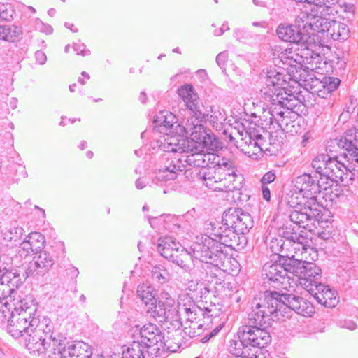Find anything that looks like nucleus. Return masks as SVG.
<instances>
[{"label":"nucleus","instance_id":"obj_30","mask_svg":"<svg viewBox=\"0 0 358 358\" xmlns=\"http://www.w3.org/2000/svg\"><path fill=\"white\" fill-rule=\"evenodd\" d=\"M258 141L251 136H246L238 142L240 149L250 157H257L263 151V143L259 137Z\"/></svg>","mask_w":358,"mask_h":358},{"label":"nucleus","instance_id":"obj_51","mask_svg":"<svg viewBox=\"0 0 358 358\" xmlns=\"http://www.w3.org/2000/svg\"><path fill=\"white\" fill-rule=\"evenodd\" d=\"M220 329L218 327L215 328L212 332L210 333V337H213L219 331Z\"/></svg>","mask_w":358,"mask_h":358},{"label":"nucleus","instance_id":"obj_8","mask_svg":"<svg viewBox=\"0 0 358 358\" xmlns=\"http://www.w3.org/2000/svg\"><path fill=\"white\" fill-rule=\"evenodd\" d=\"M131 336L148 349L156 351L164 348V336L159 328L155 324L148 323L140 327L136 325L129 330Z\"/></svg>","mask_w":358,"mask_h":358},{"label":"nucleus","instance_id":"obj_53","mask_svg":"<svg viewBox=\"0 0 358 358\" xmlns=\"http://www.w3.org/2000/svg\"><path fill=\"white\" fill-rule=\"evenodd\" d=\"M165 296H166V299L167 300L170 299L171 301H172L171 297L169 296V294L167 292L165 293Z\"/></svg>","mask_w":358,"mask_h":358},{"label":"nucleus","instance_id":"obj_1","mask_svg":"<svg viewBox=\"0 0 358 358\" xmlns=\"http://www.w3.org/2000/svg\"><path fill=\"white\" fill-rule=\"evenodd\" d=\"M302 80L301 75L290 76L285 71H277L273 67H270L266 72L265 87L262 90L264 101L260 108H270L275 104L281 105L285 110L279 113V121L287 129H289L290 124L294 127L292 123L294 122L297 116L296 113L293 112L299 103L294 94L296 85Z\"/></svg>","mask_w":358,"mask_h":358},{"label":"nucleus","instance_id":"obj_3","mask_svg":"<svg viewBox=\"0 0 358 358\" xmlns=\"http://www.w3.org/2000/svg\"><path fill=\"white\" fill-rule=\"evenodd\" d=\"M234 163L227 159L219 157L218 162L212 163L199 172L203 184L215 192H232L240 189L243 178L236 173Z\"/></svg>","mask_w":358,"mask_h":358},{"label":"nucleus","instance_id":"obj_18","mask_svg":"<svg viewBox=\"0 0 358 358\" xmlns=\"http://www.w3.org/2000/svg\"><path fill=\"white\" fill-rule=\"evenodd\" d=\"M293 259L285 256L278 257L274 262H268L264 266V272L271 281H279L285 279L288 273L292 274Z\"/></svg>","mask_w":358,"mask_h":358},{"label":"nucleus","instance_id":"obj_10","mask_svg":"<svg viewBox=\"0 0 358 358\" xmlns=\"http://www.w3.org/2000/svg\"><path fill=\"white\" fill-rule=\"evenodd\" d=\"M281 295L276 292H266L263 296L255 299L253 312L257 323L265 324V319L276 312L278 303L282 302Z\"/></svg>","mask_w":358,"mask_h":358},{"label":"nucleus","instance_id":"obj_26","mask_svg":"<svg viewBox=\"0 0 358 358\" xmlns=\"http://www.w3.org/2000/svg\"><path fill=\"white\" fill-rule=\"evenodd\" d=\"M92 350L87 343L76 341L61 352L60 358H92Z\"/></svg>","mask_w":358,"mask_h":358},{"label":"nucleus","instance_id":"obj_31","mask_svg":"<svg viewBox=\"0 0 358 358\" xmlns=\"http://www.w3.org/2000/svg\"><path fill=\"white\" fill-rule=\"evenodd\" d=\"M181 247L180 244L171 237H164L159 240L158 250L166 259L170 260Z\"/></svg>","mask_w":358,"mask_h":358},{"label":"nucleus","instance_id":"obj_20","mask_svg":"<svg viewBox=\"0 0 358 358\" xmlns=\"http://www.w3.org/2000/svg\"><path fill=\"white\" fill-rule=\"evenodd\" d=\"M307 82L306 86L309 88L312 94H315L321 98H326L339 85L340 80L334 77H323L322 79L317 78H310Z\"/></svg>","mask_w":358,"mask_h":358},{"label":"nucleus","instance_id":"obj_12","mask_svg":"<svg viewBox=\"0 0 358 358\" xmlns=\"http://www.w3.org/2000/svg\"><path fill=\"white\" fill-rule=\"evenodd\" d=\"M296 25H280L277 29V34L282 41L289 43L299 42L303 36L308 34L309 30L313 29L312 22L310 21L309 15L303 14L298 16Z\"/></svg>","mask_w":358,"mask_h":358},{"label":"nucleus","instance_id":"obj_36","mask_svg":"<svg viewBox=\"0 0 358 358\" xmlns=\"http://www.w3.org/2000/svg\"><path fill=\"white\" fill-rule=\"evenodd\" d=\"M181 268L188 267L192 263V257L190 253L182 246L170 259Z\"/></svg>","mask_w":358,"mask_h":358},{"label":"nucleus","instance_id":"obj_14","mask_svg":"<svg viewBox=\"0 0 358 358\" xmlns=\"http://www.w3.org/2000/svg\"><path fill=\"white\" fill-rule=\"evenodd\" d=\"M222 224L227 228H231L245 234L252 227L253 221L250 215L240 208H229L222 215Z\"/></svg>","mask_w":358,"mask_h":358},{"label":"nucleus","instance_id":"obj_7","mask_svg":"<svg viewBox=\"0 0 358 358\" xmlns=\"http://www.w3.org/2000/svg\"><path fill=\"white\" fill-rule=\"evenodd\" d=\"M316 176L307 173L298 176L294 181V191L288 199V204L289 206L318 204L316 199L319 194Z\"/></svg>","mask_w":358,"mask_h":358},{"label":"nucleus","instance_id":"obj_46","mask_svg":"<svg viewBox=\"0 0 358 358\" xmlns=\"http://www.w3.org/2000/svg\"><path fill=\"white\" fill-rule=\"evenodd\" d=\"M206 229L208 231L211 235L219 237L220 236V232L218 229L216 227V223L213 222L212 221H208L206 223Z\"/></svg>","mask_w":358,"mask_h":358},{"label":"nucleus","instance_id":"obj_49","mask_svg":"<svg viewBox=\"0 0 358 358\" xmlns=\"http://www.w3.org/2000/svg\"><path fill=\"white\" fill-rule=\"evenodd\" d=\"M262 195L264 199L266 201H269L271 200V193L270 189L268 187H266L265 185H262Z\"/></svg>","mask_w":358,"mask_h":358},{"label":"nucleus","instance_id":"obj_37","mask_svg":"<svg viewBox=\"0 0 358 358\" xmlns=\"http://www.w3.org/2000/svg\"><path fill=\"white\" fill-rule=\"evenodd\" d=\"M201 301L203 303V309H205L210 316H217L220 313V308L219 307V304L215 303V297L211 296L208 292L207 295L201 296Z\"/></svg>","mask_w":358,"mask_h":358},{"label":"nucleus","instance_id":"obj_57","mask_svg":"<svg viewBox=\"0 0 358 358\" xmlns=\"http://www.w3.org/2000/svg\"><path fill=\"white\" fill-rule=\"evenodd\" d=\"M196 358H200V357H196Z\"/></svg>","mask_w":358,"mask_h":358},{"label":"nucleus","instance_id":"obj_42","mask_svg":"<svg viewBox=\"0 0 358 358\" xmlns=\"http://www.w3.org/2000/svg\"><path fill=\"white\" fill-rule=\"evenodd\" d=\"M23 234V229L21 227H11L9 230L4 232V239L8 241H15L19 238L21 237V236Z\"/></svg>","mask_w":358,"mask_h":358},{"label":"nucleus","instance_id":"obj_33","mask_svg":"<svg viewBox=\"0 0 358 358\" xmlns=\"http://www.w3.org/2000/svg\"><path fill=\"white\" fill-rule=\"evenodd\" d=\"M122 358H144L142 346L137 341L122 347Z\"/></svg>","mask_w":358,"mask_h":358},{"label":"nucleus","instance_id":"obj_47","mask_svg":"<svg viewBox=\"0 0 358 358\" xmlns=\"http://www.w3.org/2000/svg\"><path fill=\"white\" fill-rule=\"evenodd\" d=\"M199 289L200 291H201L202 287H201V285H199L198 282L192 280L189 282V285H188V290L189 292V294H192V297L197 296L196 292Z\"/></svg>","mask_w":358,"mask_h":358},{"label":"nucleus","instance_id":"obj_38","mask_svg":"<svg viewBox=\"0 0 358 358\" xmlns=\"http://www.w3.org/2000/svg\"><path fill=\"white\" fill-rule=\"evenodd\" d=\"M35 267L41 269H48L53 265V259L47 252H42L34 257Z\"/></svg>","mask_w":358,"mask_h":358},{"label":"nucleus","instance_id":"obj_11","mask_svg":"<svg viewBox=\"0 0 358 358\" xmlns=\"http://www.w3.org/2000/svg\"><path fill=\"white\" fill-rule=\"evenodd\" d=\"M239 338L255 350H259L262 353V349L267 346L271 341L270 333L262 327L255 325H244L238 331Z\"/></svg>","mask_w":358,"mask_h":358},{"label":"nucleus","instance_id":"obj_13","mask_svg":"<svg viewBox=\"0 0 358 358\" xmlns=\"http://www.w3.org/2000/svg\"><path fill=\"white\" fill-rule=\"evenodd\" d=\"M291 207L296 209L291 212L290 220L303 229L311 230L315 221L319 222L322 218L318 204L306 203L304 206L299 204L297 206Z\"/></svg>","mask_w":358,"mask_h":358},{"label":"nucleus","instance_id":"obj_43","mask_svg":"<svg viewBox=\"0 0 358 358\" xmlns=\"http://www.w3.org/2000/svg\"><path fill=\"white\" fill-rule=\"evenodd\" d=\"M178 171H180L179 168L173 166V169L166 167L159 171V178L164 180H173L176 178Z\"/></svg>","mask_w":358,"mask_h":358},{"label":"nucleus","instance_id":"obj_21","mask_svg":"<svg viewBox=\"0 0 358 358\" xmlns=\"http://www.w3.org/2000/svg\"><path fill=\"white\" fill-rule=\"evenodd\" d=\"M45 236L39 232L34 231L29 234L18 248V254L22 258L35 256L44 248Z\"/></svg>","mask_w":358,"mask_h":358},{"label":"nucleus","instance_id":"obj_45","mask_svg":"<svg viewBox=\"0 0 358 358\" xmlns=\"http://www.w3.org/2000/svg\"><path fill=\"white\" fill-rule=\"evenodd\" d=\"M338 2V0H314L311 1V3L315 4L316 6L320 8H327V9L331 8V6L334 5Z\"/></svg>","mask_w":358,"mask_h":358},{"label":"nucleus","instance_id":"obj_23","mask_svg":"<svg viewBox=\"0 0 358 358\" xmlns=\"http://www.w3.org/2000/svg\"><path fill=\"white\" fill-rule=\"evenodd\" d=\"M326 174L322 175L319 180L316 179V183L318 185L319 193L322 191L328 190L332 185L331 182L338 180L343 181V176L340 169L339 164L334 161H330L325 167Z\"/></svg>","mask_w":358,"mask_h":358},{"label":"nucleus","instance_id":"obj_19","mask_svg":"<svg viewBox=\"0 0 358 358\" xmlns=\"http://www.w3.org/2000/svg\"><path fill=\"white\" fill-rule=\"evenodd\" d=\"M137 294L148 307V312L153 317L165 315L164 303L158 301L155 289L151 286L142 285L137 289Z\"/></svg>","mask_w":358,"mask_h":358},{"label":"nucleus","instance_id":"obj_29","mask_svg":"<svg viewBox=\"0 0 358 358\" xmlns=\"http://www.w3.org/2000/svg\"><path fill=\"white\" fill-rule=\"evenodd\" d=\"M219 238L222 244L234 250H238L246 243L244 234H240L231 228L227 227L224 234H220Z\"/></svg>","mask_w":358,"mask_h":358},{"label":"nucleus","instance_id":"obj_4","mask_svg":"<svg viewBox=\"0 0 358 358\" xmlns=\"http://www.w3.org/2000/svg\"><path fill=\"white\" fill-rule=\"evenodd\" d=\"M168 135L176 136L177 145L194 148L196 150H216L220 147L215 134L194 117L188 119L186 127L180 124L172 127Z\"/></svg>","mask_w":358,"mask_h":358},{"label":"nucleus","instance_id":"obj_56","mask_svg":"<svg viewBox=\"0 0 358 358\" xmlns=\"http://www.w3.org/2000/svg\"><path fill=\"white\" fill-rule=\"evenodd\" d=\"M356 161L358 162V158L356 159Z\"/></svg>","mask_w":358,"mask_h":358},{"label":"nucleus","instance_id":"obj_32","mask_svg":"<svg viewBox=\"0 0 358 358\" xmlns=\"http://www.w3.org/2000/svg\"><path fill=\"white\" fill-rule=\"evenodd\" d=\"M326 23L328 24L327 31L334 40L344 39L348 35L349 31L344 24L335 20L326 22Z\"/></svg>","mask_w":358,"mask_h":358},{"label":"nucleus","instance_id":"obj_22","mask_svg":"<svg viewBox=\"0 0 358 358\" xmlns=\"http://www.w3.org/2000/svg\"><path fill=\"white\" fill-rule=\"evenodd\" d=\"M280 300L289 308L304 317H311L315 313L312 303L303 297L282 294Z\"/></svg>","mask_w":358,"mask_h":358},{"label":"nucleus","instance_id":"obj_2","mask_svg":"<svg viewBox=\"0 0 358 358\" xmlns=\"http://www.w3.org/2000/svg\"><path fill=\"white\" fill-rule=\"evenodd\" d=\"M36 311V305L31 302L22 301L20 306L15 308L14 311L8 307L7 302L0 303V320L10 317L8 332L13 338H22L25 345L27 336H35L41 329Z\"/></svg>","mask_w":358,"mask_h":358},{"label":"nucleus","instance_id":"obj_54","mask_svg":"<svg viewBox=\"0 0 358 358\" xmlns=\"http://www.w3.org/2000/svg\"><path fill=\"white\" fill-rule=\"evenodd\" d=\"M188 334H192V336H194L195 332L194 331V332H192H192L189 331L188 332Z\"/></svg>","mask_w":358,"mask_h":358},{"label":"nucleus","instance_id":"obj_35","mask_svg":"<svg viewBox=\"0 0 358 358\" xmlns=\"http://www.w3.org/2000/svg\"><path fill=\"white\" fill-rule=\"evenodd\" d=\"M181 268L188 267L192 263V257L190 253L182 246L170 259Z\"/></svg>","mask_w":358,"mask_h":358},{"label":"nucleus","instance_id":"obj_50","mask_svg":"<svg viewBox=\"0 0 358 358\" xmlns=\"http://www.w3.org/2000/svg\"><path fill=\"white\" fill-rule=\"evenodd\" d=\"M310 138H311V134L310 132H306L304 134V135L303 136V141H302V143H303V146L306 145L308 141Z\"/></svg>","mask_w":358,"mask_h":358},{"label":"nucleus","instance_id":"obj_15","mask_svg":"<svg viewBox=\"0 0 358 358\" xmlns=\"http://www.w3.org/2000/svg\"><path fill=\"white\" fill-rule=\"evenodd\" d=\"M321 270L314 263H303L293 259L292 274L296 277L300 285L308 292L315 285H318L315 279L320 275Z\"/></svg>","mask_w":358,"mask_h":358},{"label":"nucleus","instance_id":"obj_16","mask_svg":"<svg viewBox=\"0 0 358 358\" xmlns=\"http://www.w3.org/2000/svg\"><path fill=\"white\" fill-rule=\"evenodd\" d=\"M190 249L196 258L208 262L220 252V243L208 236L201 235L196 237Z\"/></svg>","mask_w":358,"mask_h":358},{"label":"nucleus","instance_id":"obj_17","mask_svg":"<svg viewBox=\"0 0 358 358\" xmlns=\"http://www.w3.org/2000/svg\"><path fill=\"white\" fill-rule=\"evenodd\" d=\"M179 313L181 323L185 329H195L196 327L202 326L200 322L203 316V310L191 299L185 298L182 300L179 305Z\"/></svg>","mask_w":358,"mask_h":358},{"label":"nucleus","instance_id":"obj_24","mask_svg":"<svg viewBox=\"0 0 358 358\" xmlns=\"http://www.w3.org/2000/svg\"><path fill=\"white\" fill-rule=\"evenodd\" d=\"M298 54L292 51L291 49H286L285 52H281L280 62H282L283 66L281 71H285L288 76H299L303 78L302 75L306 73L302 68L300 62L297 61Z\"/></svg>","mask_w":358,"mask_h":358},{"label":"nucleus","instance_id":"obj_25","mask_svg":"<svg viewBox=\"0 0 358 358\" xmlns=\"http://www.w3.org/2000/svg\"><path fill=\"white\" fill-rule=\"evenodd\" d=\"M308 292L313 295L319 303L325 307H335L338 302L336 293L321 283L315 285Z\"/></svg>","mask_w":358,"mask_h":358},{"label":"nucleus","instance_id":"obj_6","mask_svg":"<svg viewBox=\"0 0 358 358\" xmlns=\"http://www.w3.org/2000/svg\"><path fill=\"white\" fill-rule=\"evenodd\" d=\"M176 136L166 135L162 146L164 151L178 152L186 155L185 162L190 166H199L204 169L208 167L212 163L218 162L220 156L215 154V150H196L194 148H186L183 145H177Z\"/></svg>","mask_w":358,"mask_h":358},{"label":"nucleus","instance_id":"obj_40","mask_svg":"<svg viewBox=\"0 0 358 358\" xmlns=\"http://www.w3.org/2000/svg\"><path fill=\"white\" fill-rule=\"evenodd\" d=\"M264 101V99L262 101H260L259 103H247L244 105V110L247 115H249L250 117H256L257 113H260L262 110H265L267 108H261V107L263 105V103Z\"/></svg>","mask_w":358,"mask_h":358},{"label":"nucleus","instance_id":"obj_44","mask_svg":"<svg viewBox=\"0 0 358 358\" xmlns=\"http://www.w3.org/2000/svg\"><path fill=\"white\" fill-rule=\"evenodd\" d=\"M13 10L9 6L2 5L0 6V19L10 20L13 17Z\"/></svg>","mask_w":358,"mask_h":358},{"label":"nucleus","instance_id":"obj_5","mask_svg":"<svg viewBox=\"0 0 358 358\" xmlns=\"http://www.w3.org/2000/svg\"><path fill=\"white\" fill-rule=\"evenodd\" d=\"M46 329L44 337L41 329L35 336L28 335L26 338V348L28 352L34 357L45 355L48 358H55L56 351L61 355V352L66 348V338L55 330L52 325L47 324Z\"/></svg>","mask_w":358,"mask_h":358},{"label":"nucleus","instance_id":"obj_34","mask_svg":"<svg viewBox=\"0 0 358 358\" xmlns=\"http://www.w3.org/2000/svg\"><path fill=\"white\" fill-rule=\"evenodd\" d=\"M22 30L15 26H0V39L15 42L19 40L22 35Z\"/></svg>","mask_w":358,"mask_h":358},{"label":"nucleus","instance_id":"obj_9","mask_svg":"<svg viewBox=\"0 0 358 358\" xmlns=\"http://www.w3.org/2000/svg\"><path fill=\"white\" fill-rule=\"evenodd\" d=\"M289 258L303 263H313L317 259V250L312 245V240L303 236L296 241L289 240L285 245Z\"/></svg>","mask_w":358,"mask_h":358},{"label":"nucleus","instance_id":"obj_27","mask_svg":"<svg viewBox=\"0 0 358 358\" xmlns=\"http://www.w3.org/2000/svg\"><path fill=\"white\" fill-rule=\"evenodd\" d=\"M178 93L180 97L185 103L187 108L195 113H199L200 116L204 117L206 116L200 109L199 96L194 92V88L190 85H183L178 90Z\"/></svg>","mask_w":358,"mask_h":358},{"label":"nucleus","instance_id":"obj_39","mask_svg":"<svg viewBox=\"0 0 358 358\" xmlns=\"http://www.w3.org/2000/svg\"><path fill=\"white\" fill-rule=\"evenodd\" d=\"M221 266L224 272L234 274L239 271L238 262L234 258L224 256Z\"/></svg>","mask_w":358,"mask_h":358},{"label":"nucleus","instance_id":"obj_52","mask_svg":"<svg viewBox=\"0 0 358 358\" xmlns=\"http://www.w3.org/2000/svg\"><path fill=\"white\" fill-rule=\"evenodd\" d=\"M211 337H210V334L208 336H204L203 338H202V342L203 343H206L207 341H209V339Z\"/></svg>","mask_w":358,"mask_h":358},{"label":"nucleus","instance_id":"obj_55","mask_svg":"<svg viewBox=\"0 0 358 358\" xmlns=\"http://www.w3.org/2000/svg\"><path fill=\"white\" fill-rule=\"evenodd\" d=\"M171 351H174L176 350L175 349H170Z\"/></svg>","mask_w":358,"mask_h":358},{"label":"nucleus","instance_id":"obj_48","mask_svg":"<svg viewBox=\"0 0 358 358\" xmlns=\"http://www.w3.org/2000/svg\"><path fill=\"white\" fill-rule=\"evenodd\" d=\"M275 177H276L275 174L273 172L269 171V172L266 173L264 175V176L262 177V178L261 180V182L263 185H264L266 184L271 183L272 182H273L275 180Z\"/></svg>","mask_w":358,"mask_h":358},{"label":"nucleus","instance_id":"obj_28","mask_svg":"<svg viewBox=\"0 0 358 358\" xmlns=\"http://www.w3.org/2000/svg\"><path fill=\"white\" fill-rule=\"evenodd\" d=\"M229 353L228 358H266L264 353L260 350H255L252 347L237 341L231 345Z\"/></svg>","mask_w":358,"mask_h":358},{"label":"nucleus","instance_id":"obj_41","mask_svg":"<svg viewBox=\"0 0 358 358\" xmlns=\"http://www.w3.org/2000/svg\"><path fill=\"white\" fill-rule=\"evenodd\" d=\"M152 278L158 282L166 283L169 282V273L165 268L155 266L152 270Z\"/></svg>","mask_w":358,"mask_h":358}]
</instances>
